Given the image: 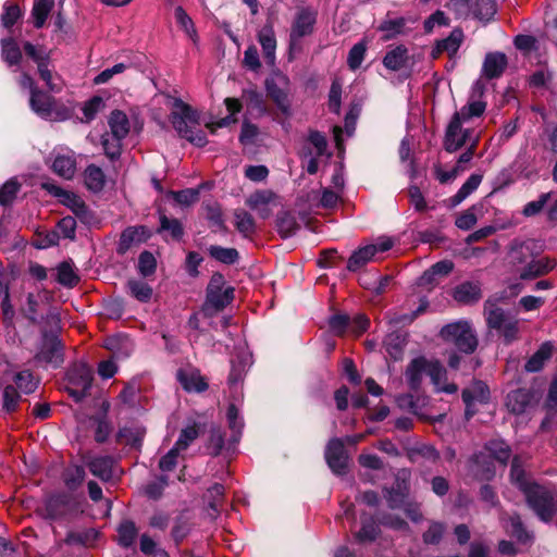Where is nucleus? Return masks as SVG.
<instances>
[{
  "mask_svg": "<svg viewBox=\"0 0 557 557\" xmlns=\"http://www.w3.org/2000/svg\"><path fill=\"white\" fill-rule=\"evenodd\" d=\"M486 103L471 99L468 104L457 111L445 132L444 148L448 152H455L461 147L472 144L478 145L480 135L471 125L473 117H479L485 111Z\"/></svg>",
  "mask_w": 557,
  "mask_h": 557,
  "instance_id": "obj_1",
  "label": "nucleus"
},
{
  "mask_svg": "<svg viewBox=\"0 0 557 557\" xmlns=\"http://www.w3.org/2000/svg\"><path fill=\"white\" fill-rule=\"evenodd\" d=\"M510 478L511 482L523 492L529 506L535 513L543 521H549L557 511V499L547 488L529 480L518 457L512 460Z\"/></svg>",
  "mask_w": 557,
  "mask_h": 557,
  "instance_id": "obj_2",
  "label": "nucleus"
},
{
  "mask_svg": "<svg viewBox=\"0 0 557 557\" xmlns=\"http://www.w3.org/2000/svg\"><path fill=\"white\" fill-rule=\"evenodd\" d=\"M170 120L182 138L198 147H203L207 144L206 134L199 129L198 112L183 100L174 99Z\"/></svg>",
  "mask_w": 557,
  "mask_h": 557,
  "instance_id": "obj_3",
  "label": "nucleus"
},
{
  "mask_svg": "<svg viewBox=\"0 0 557 557\" xmlns=\"http://www.w3.org/2000/svg\"><path fill=\"white\" fill-rule=\"evenodd\" d=\"M484 313L488 327L498 331L506 344L518 338L519 321L517 319L508 317L502 308L490 300L485 302Z\"/></svg>",
  "mask_w": 557,
  "mask_h": 557,
  "instance_id": "obj_4",
  "label": "nucleus"
},
{
  "mask_svg": "<svg viewBox=\"0 0 557 557\" xmlns=\"http://www.w3.org/2000/svg\"><path fill=\"white\" fill-rule=\"evenodd\" d=\"M441 336L465 354H471L478 346V339L468 322H455L441 330Z\"/></svg>",
  "mask_w": 557,
  "mask_h": 557,
  "instance_id": "obj_5",
  "label": "nucleus"
},
{
  "mask_svg": "<svg viewBox=\"0 0 557 557\" xmlns=\"http://www.w3.org/2000/svg\"><path fill=\"white\" fill-rule=\"evenodd\" d=\"M32 110L46 120L64 121L70 117V111L64 106H59L48 94L33 89L29 99Z\"/></svg>",
  "mask_w": 557,
  "mask_h": 557,
  "instance_id": "obj_6",
  "label": "nucleus"
},
{
  "mask_svg": "<svg viewBox=\"0 0 557 557\" xmlns=\"http://www.w3.org/2000/svg\"><path fill=\"white\" fill-rule=\"evenodd\" d=\"M91 382V368L84 362L75 363L67 372L66 391L75 401H81L87 395Z\"/></svg>",
  "mask_w": 557,
  "mask_h": 557,
  "instance_id": "obj_7",
  "label": "nucleus"
},
{
  "mask_svg": "<svg viewBox=\"0 0 557 557\" xmlns=\"http://www.w3.org/2000/svg\"><path fill=\"white\" fill-rule=\"evenodd\" d=\"M317 13L308 8L300 9L293 21L289 34V49L297 51L301 48V39L313 33Z\"/></svg>",
  "mask_w": 557,
  "mask_h": 557,
  "instance_id": "obj_8",
  "label": "nucleus"
},
{
  "mask_svg": "<svg viewBox=\"0 0 557 557\" xmlns=\"http://www.w3.org/2000/svg\"><path fill=\"white\" fill-rule=\"evenodd\" d=\"M394 246L391 237H380L376 243L366 245L356 250L348 259L347 269L357 271L370 261L376 260L379 253L389 250Z\"/></svg>",
  "mask_w": 557,
  "mask_h": 557,
  "instance_id": "obj_9",
  "label": "nucleus"
},
{
  "mask_svg": "<svg viewBox=\"0 0 557 557\" xmlns=\"http://www.w3.org/2000/svg\"><path fill=\"white\" fill-rule=\"evenodd\" d=\"M222 282V276H213L207 292V300L205 305V311L208 314H213L225 308L234 297V289L227 287L222 289L219 284Z\"/></svg>",
  "mask_w": 557,
  "mask_h": 557,
  "instance_id": "obj_10",
  "label": "nucleus"
},
{
  "mask_svg": "<svg viewBox=\"0 0 557 557\" xmlns=\"http://www.w3.org/2000/svg\"><path fill=\"white\" fill-rule=\"evenodd\" d=\"M36 359L39 362L51 364L53 368L63 362V348L55 335H44Z\"/></svg>",
  "mask_w": 557,
  "mask_h": 557,
  "instance_id": "obj_11",
  "label": "nucleus"
},
{
  "mask_svg": "<svg viewBox=\"0 0 557 557\" xmlns=\"http://www.w3.org/2000/svg\"><path fill=\"white\" fill-rule=\"evenodd\" d=\"M542 251L543 245L537 240H515L510 246L509 259L512 264L519 265L525 263L528 259L539 256Z\"/></svg>",
  "mask_w": 557,
  "mask_h": 557,
  "instance_id": "obj_12",
  "label": "nucleus"
},
{
  "mask_svg": "<svg viewBox=\"0 0 557 557\" xmlns=\"http://www.w3.org/2000/svg\"><path fill=\"white\" fill-rule=\"evenodd\" d=\"M325 459L329 467L336 474L345 473L348 465V455L345 451L344 442L332 438L325 448Z\"/></svg>",
  "mask_w": 557,
  "mask_h": 557,
  "instance_id": "obj_13",
  "label": "nucleus"
},
{
  "mask_svg": "<svg viewBox=\"0 0 557 557\" xmlns=\"http://www.w3.org/2000/svg\"><path fill=\"white\" fill-rule=\"evenodd\" d=\"M287 77L281 74L274 75L265 81V89L269 97L284 113H287L289 109V102L287 99Z\"/></svg>",
  "mask_w": 557,
  "mask_h": 557,
  "instance_id": "obj_14",
  "label": "nucleus"
},
{
  "mask_svg": "<svg viewBox=\"0 0 557 557\" xmlns=\"http://www.w3.org/2000/svg\"><path fill=\"white\" fill-rule=\"evenodd\" d=\"M42 187L51 195L59 197L61 201L69 207L78 218H85L88 213L87 207L83 199L77 195L63 190L61 187L52 183H45Z\"/></svg>",
  "mask_w": 557,
  "mask_h": 557,
  "instance_id": "obj_15",
  "label": "nucleus"
},
{
  "mask_svg": "<svg viewBox=\"0 0 557 557\" xmlns=\"http://www.w3.org/2000/svg\"><path fill=\"white\" fill-rule=\"evenodd\" d=\"M177 381L181 383L186 392H203L208 388V383L205 377L200 374L199 370L186 366L177 370Z\"/></svg>",
  "mask_w": 557,
  "mask_h": 557,
  "instance_id": "obj_16",
  "label": "nucleus"
},
{
  "mask_svg": "<svg viewBox=\"0 0 557 557\" xmlns=\"http://www.w3.org/2000/svg\"><path fill=\"white\" fill-rule=\"evenodd\" d=\"M275 200V194L271 190H258L251 194L246 205L258 213L261 219H268L272 215V203Z\"/></svg>",
  "mask_w": 557,
  "mask_h": 557,
  "instance_id": "obj_17",
  "label": "nucleus"
},
{
  "mask_svg": "<svg viewBox=\"0 0 557 557\" xmlns=\"http://www.w3.org/2000/svg\"><path fill=\"white\" fill-rule=\"evenodd\" d=\"M258 41L262 48L263 57L270 66L275 64V52H276V36L272 24H265L262 26L257 35Z\"/></svg>",
  "mask_w": 557,
  "mask_h": 557,
  "instance_id": "obj_18",
  "label": "nucleus"
},
{
  "mask_svg": "<svg viewBox=\"0 0 557 557\" xmlns=\"http://www.w3.org/2000/svg\"><path fill=\"white\" fill-rule=\"evenodd\" d=\"M426 374L431 377L437 392L455 394L458 389L454 383H446V370L437 360H428Z\"/></svg>",
  "mask_w": 557,
  "mask_h": 557,
  "instance_id": "obj_19",
  "label": "nucleus"
},
{
  "mask_svg": "<svg viewBox=\"0 0 557 557\" xmlns=\"http://www.w3.org/2000/svg\"><path fill=\"white\" fill-rule=\"evenodd\" d=\"M488 387L485 383L478 381L462 392V399L466 404V416L470 417L473 414L471 406L474 403H485L488 399Z\"/></svg>",
  "mask_w": 557,
  "mask_h": 557,
  "instance_id": "obj_20",
  "label": "nucleus"
},
{
  "mask_svg": "<svg viewBox=\"0 0 557 557\" xmlns=\"http://www.w3.org/2000/svg\"><path fill=\"white\" fill-rule=\"evenodd\" d=\"M87 466L90 472L102 481L111 480L116 472L114 460L108 456L94 457Z\"/></svg>",
  "mask_w": 557,
  "mask_h": 557,
  "instance_id": "obj_21",
  "label": "nucleus"
},
{
  "mask_svg": "<svg viewBox=\"0 0 557 557\" xmlns=\"http://www.w3.org/2000/svg\"><path fill=\"white\" fill-rule=\"evenodd\" d=\"M556 260L549 257H544L537 260H532L527 264L523 271L520 273L521 280H533L543 276L556 267Z\"/></svg>",
  "mask_w": 557,
  "mask_h": 557,
  "instance_id": "obj_22",
  "label": "nucleus"
},
{
  "mask_svg": "<svg viewBox=\"0 0 557 557\" xmlns=\"http://www.w3.org/2000/svg\"><path fill=\"white\" fill-rule=\"evenodd\" d=\"M52 170L59 176L71 180L76 171V160L73 151L58 152L52 162Z\"/></svg>",
  "mask_w": 557,
  "mask_h": 557,
  "instance_id": "obj_23",
  "label": "nucleus"
},
{
  "mask_svg": "<svg viewBox=\"0 0 557 557\" xmlns=\"http://www.w3.org/2000/svg\"><path fill=\"white\" fill-rule=\"evenodd\" d=\"M149 236L150 232L145 226L127 227L121 235L119 252L124 253L133 244L145 242Z\"/></svg>",
  "mask_w": 557,
  "mask_h": 557,
  "instance_id": "obj_24",
  "label": "nucleus"
},
{
  "mask_svg": "<svg viewBox=\"0 0 557 557\" xmlns=\"http://www.w3.org/2000/svg\"><path fill=\"white\" fill-rule=\"evenodd\" d=\"M531 398L530 391L524 388L516 389L507 395L506 406L510 412L520 414L525 411L531 403Z\"/></svg>",
  "mask_w": 557,
  "mask_h": 557,
  "instance_id": "obj_25",
  "label": "nucleus"
},
{
  "mask_svg": "<svg viewBox=\"0 0 557 557\" xmlns=\"http://www.w3.org/2000/svg\"><path fill=\"white\" fill-rule=\"evenodd\" d=\"M507 66V59L504 53H488L483 63V74L487 78H495L503 74Z\"/></svg>",
  "mask_w": 557,
  "mask_h": 557,
  "instance_id": "obj_26",
  "label": "nucleus"
},
{
  "mask_svg": "<svg viewBox=\"0 0 557 557\" xmlns=\"http://www.w3.org/2000/svg\"><path fill=\"white\" fill-rule=\"evenodd\" d=\"M428 360L423 357L413 359L406 370V379L411 389L416 391L420 387L423 374H426L425 368Z\"/></svg>",
  "mask_w": 557,
  "mask_h": 557,
  "instance_id": "obj_27",
  "label": "nucleus"
},
{
  "mask_svg": "<svg viewBox=\"0 0 557 557\" xmlns=\"http://www.w3.org/2000/svg\"><path fill=\"white\" fill-rule=\"evenodd\" d=\"M553 345L548 342L542 344L540 348L529 358L524 369L527 372H537L543 369L545 362L552 357Z\"/></svg>",
  "mask_w": 557,
  "mask_h": 557,
  "instance_id": "obj_28",
  "label": "nucleus"
},
{
  "mask_svg": "<svg viewBox=\"0 0 557 557\" xmlns=\"http://www.w3.org/2000/svg\"><path fill=\"white\" fill-rule=\"evenodd\" d=\"M483 176L481 174H471L468 180L462 184L459 190L449 198L451 207L461 203L468 196H470L481 184Z\"/></svg>",
  "mask_w": 557,
  "mask_h": 557,
  "instance_id": "obj_29",
  "label": "nucleus"
},
{
  "mask_svg": "<svg viewBox=\"0 0 557 557\" xmlns=\"http://www.w3.org/2000/svg\"><path fill=\"white\" fill-rule=\"evenodd\" d=\"M454 264L449 260H443L436 262L431 267L430 270L425 271L419 280V285L428 286L432 285L435 281L436 275H447L451 272Z\"/></svg>",
  "mask_w": 557,
  "mask_h": 557,
  "instance_id": "obj_30",
  "label": "nucleus"
},
{
  "mask_svg": "<svg viewBox=\"0 0 557 557\" xmlns=\"http://www.w3.org/2000/svg\"><path fill=\"white\" fill-rule=\"evenodd\" d=\"M109 126L111 135L116 138H125L129 132V123L125 113L122 111H113L109 117Z\"/></svg>",
  "mask_w": 557,
  "mask_h": 557,
  "instance_id": "obj_31",
  "label": "nucleus"
},
{
  "mask_svg": "<svg viewBox=\"0 0 557 557\" xmlns=\"http://www.w3.org/2000/svg\"><path fill=\"white\" fill-rule=\"evenodd\" d=\"M506 532L515 536L519 542L527 543L531 539L529 533L524 530L519 516H508L507 519L502 518Z\"/></svg>",
  "mask_w": 557,
  "mask_h": 557,
  "instance_id": "obj_32",
  "label": "nucleus"
},
{
  "mask_svg": "<svg viewBox=\"0 0 557 557\" xmlns=\"http://www.w3.org/2000/svg\"><path fill=\"white\" fill-rule=\"evenodd\" d=\"M405 345L406 338L398 332L389 333L384 339L386 352L395 360L401 358Z\"/></svg>",
  "mask_w": 557,
  "mask_h": 557,
  "instance_id": "obj_33",
  "label": "nucleus"
},
{
  "mask_svg": "<svg viewBox=\"0 0 557 557\" xmlns=\"http://www.w3.org/2000/svg\"><path fill=\"white\" fill-rule=\"evenodd\" d=\"M481 297L480 287L473 283H462L454 292V298L458 302L469 304L479 300Z\"/></svg>",
  "mask_w": 557,
  "mask_h": 557,
  "instance_id": "obj_34",
  "label": "nucleus"
},
{
  "mask_svg": "<svg viewBox=\"0 0 557 557\" xmlns=\"http://www.w3.org/2000/svg\"><path fill=\"white\" fill-rule=\"evenodd\" d=\"M85 184L92 191H100L106 184L103 171L97 165H88L84 173Z\"/></svg>",
  "mask_w": 557,
  "mask_h": 557,
  "instance_id": "obj_35",
  "label": "nucleus"
},
{
  "mask_svg": "<svg viewBox=\"0 0 557 557\" xmlns=\"http://www.w3.org/2000/svg\"><path fill=\"white\" fill-rule=\"evenodd\" d=\"M407 58V49L403 46H398L386 53L383 59V64L388 70L398 71L405 66Z\"/></svg>",
  "mask_w": 557,
  "mask_h": 557,
  "instance_id": "obj_36",
  "label": "nucleus"
},
{
  "mask_svg": "<svg viewBox=\"0 0 557 557\" xmlns=\"http://www.w3.org/2000/svg\"><path fill=\"white\" fill-rule=\"evenodd\" d=\"M462 39L463 34L461 29L456 28L450 33V35L447 38L437 42L436 52L440 53L445 51L449 55H454L458 51L462 42Z\"/></svg>",
  "mask_w": 557,
  "mask_h": 557,
  "instance_id": "obj_37",
  "label": "nucleus"
},
{
  "mask_svg": "<svg viewBox=\"0 0 557 557\" xmlns=\"http://www.w3.org/2000/svg\"><path fill=\"white\" fill-rule=\"evenodd\" d=\"M2 47V58L4 62H7L10 66L17 65L22 60V52L16 44V41L12 38H5L1 41Z\"/></svg>",
  "mask_w": 557,
  "mask_h": 557,
  "instance_id": "obj_38",
  "label": "nucleus"
},
{
  "mask_svg": "<svg viewBox=\"0 0 557 557\" xmlns=\"http://www.w3.org/2000/svg\"><path fill=\"white\" fill-rule=\"evenodd\" d=\"M234 216L237 231L245 237H249L256 232V223L250 213L238 209L235 211Z\"/></svg>",
  "mask_w": 557,
  "mask_h": 557,
  "instance_id": "obj_39",
  "label": "nucleus"
},
{
  "mask_svg": "<svg viewBox=\"0 0 557 557\" xmlns=\"http://www.w3.org/2000/svg\"><path fill=\"white\" fill-rule=\"evenodd\" d=\"M485 450L488 454V457H492L494 460L498 461L502 466H505L507 460L510 457V449L508 445L503 441H491Z\"/></svg>",
  "mask_w": 557,
  "mask_h": 557,
  "instance_id": "obj_40",
  "label": "nucleus"
},
{
  "mask_svg": "<svg viewBox=\"0 0 557 557\" xmlns=\"http://www.w3.org/2000/svg\"><path fill=\"white\" fill-rule=\"evenodd\" d=\"M472 13L481 21H490L496 13V3L493 0H476L472 3Z\"/></svg>",
  "mask_w": 557,
  "mask_h": 557,
  "instance_id": "obj_41",
  "label": "nucleus"
},
{
  "mask_svg": "<svg viewBox=\"0 0 557 557\" xmlns=\"http://www.w3.org/2000/svg\"><path fill=\"white\" fill-rule=\"evenodd\" d=\"M51 8L52 1L50 0H35L32 10L35 27L40 28L44 26Z\"/></svg>",
  "mask_w": 557,
  "mask_h": 557,
  "instance_id": "obj_42",
  "label": "nucleus"
},
{
  "mask_svg": "<svg viewBox=\"0 0 557 557\" xmlns=\"http://www.w3.org/2000/svg\"><path fill=\"white\" fill-rule=\"evenodd\" d=\"M137 536V529L132 521H123L117 528V540L122 546H131Z\"/></svg>",
  "mask_w": 557,
  "mask_h": 557,
  "instance_id": "obj_43",
  "label": "nucleus"
},
{
  "mask_svg": "<svg viewBox=\"0 0 557 557\" xmlns=\"http://www.w3.org/2000/svg\"><path fill=\"white\" fill-rule=\"evenodd\" d=\"M14 382L18 389L24 394L33 393L38 386V380L34 377L28 370L16 373Z\"/></svg>",
  "mask_w": 557,
  "mask_h": 557,
  "instance_id": "obj_44",
  "label": "nucleus"
},
{
  "mask_svg": "<svg viewBox=\"0 0 557 557\" xmlns=\"http://www.w3.org/2000/svg\"><path fill=\"white\" fill-rule=\"evenodd\" d=\"M209 253L212 258L225 264H233L238 259V251L235 248L211 246L209 248Z\"/></svg>",
  "mask_w": 557,
  "mask_h": 557,
  "instance_id": "obj_45",
  "label": "nucleus"
},
{
  "mask_svg": "<svg viewBox=\"0 0 557 557\" xmlns=\"http://www.w3.org/2000/svg\"><path fill=\"white\" fill-rule=\"evenodd\" d=\"M57 281L67 287H73L78 282V276L69 262H62L57 268Z\"/></svg>",
  "mask_w": 557,
  "mask_h": 557,
  "instance_id": "obj_46",
  "label": "nucleus"
},
{
  "mask_svg": "<svg viewBox=\"0 0 557 557\" xmlns=\"http://www.w3.org/2000/svg\"><path fill=\"white\" fill-rule=\"evenodd\" d=\"M48 294L47 293H38L36 295L29 294L27 297V309L26 314L30 320L36 319V314L41 307L47 305Z\"/></svg>",
  "mask_w": 557,
  "mask_h": 557,
  "instance_id": "obj_47",
  "label": "nucleus"
},
{
  "mask_svg": "<svg viewBox=\"0 0 557 557\" xmlns=\"http://www.w3.org/2000/svg\"><path fill=\"white\" fill-rule=\"evenodd\" d=\"M127 287L131 295L140 301L149 300L152 295V289L150 286L141 281H128Z\"/></svg>",
  "mask_w": 557,
  "mask_h": 557,
  "instance_id": "obj_48",
  "label": "nucleus"
},
{
  "mask_svg": "<svg viewBox=\"0 0 557 557\" xmlns=\"http://www.w3.org/2000/svg\"><path fill=\"white\" fill-rule=\"evenodd\" d=\"M199 431L196 424L189 425L183 429L180 433V436L175 443L176 449L181 451L186 450L189 445L198 437Z\"/></svg>",
  "mask_w": 557,
  "mask_h": 557,
  "instance_id": "obj_49",
  "label": "nucleus"
},
{
  "mask_svg": "<svg viewBox=\"0 0 557 557\" xmlns=\"http://www.w3.org/2000/svg\"><path fill=\"white\" fill-rule=\"evenodd\" d=\"M123 138H116V136H112L109 134H106L102 136V147L104 150V153L108 158L111 160L116 159L121 154V140Z\"/></svg>",
  "mask_w": 557,
  "mask_h": 557,
  "instance_id": "obj_50",
  "label": "nucleus"
},
{
  "mask_svg": "<svg viewBox=\"0 0 557 557\" xmlns=\"http://www.w3.org/2000/svg\"><path fill=\"white\" fill-rule=\"evenodd\" d=\"M170 232L172 238L181 239L183 236V227L177 219H169L166 215H160V228L159 232Z\"/></svg>",
  "mask_w": 557,
  "mask_h": 557,
  "instance_id": "obj_51",
  "label": "nucleus"
},
{
  "mask_svg": "<svg viewBox=\"0 0 557 557\" xmlns=\"http://www.w3.org/2000/svg\"><path fill=\"white\" fill-rule=\"evenodd\" d=\"M385 497L391 508H400L405 505L407 497L406 488H401L400 484H397V488L385 490Z\"/></svg>",
  "mask_w": 557,
  "mask_h": 557,
  "instance_id": "obj_52",
  "label": "nucleus"
},
{
  "mask_svg": "<svg viewBox=\"0 0 557 557\" xmlns=\"http://www.w3.org/2000/svg\"><path fill=\"white\" fill-rule=\"evenodd\" d=\"M379 533L377 524L371 520L362 523L361 529L356 534V540L359 543L372 542Z\"/></svg>",
  "mask_w": 557,
  "mask_h": 557,
  "instance_id": "obj_53",
  "label": "nucleus"
},
{
  "mask_svg": "<svg viewBox=\"0 0 557 557\" xmlns=\"http://www.w3.org/2000/svg\"><path fill=\"white\" fill-rule=\"evenodd\" d=\"M445 525L441 522H432L423 534V541L426 544H437L445 533Z\"/></svg>",
  "mask_w": 557,
  "mask_h": 557,
  "instance_id": "obj_54",
  "label": "nucleus"
},
{
  "mask_svg": "<svg viewBox=\"0 0 557 557\" xmlns=\"http://www.w3.org/2000/svg\"><path fill=\"white\" fill-rule=\"evenodd\" d=\"M24 51L34 62H36L37 66L50 60L49 53L46 51V49L42 47L34 46L30 42L24 44Z\"/></svg>",
  "mask_w": 557,
  "mask_h": 557,
  "instance_id": "obj_55",
  "label": "nucleus"
},
{
  "mask_svg": "<svg viewBox=\"0 0 557 557\" xmlns=\"http://www.w3.org/2000/svg\"><path fill=\"white\" fill-rule=\"evenodd\" d=\"M157 261L153 255L149 251L140 253L138 259V270L144 276H148L156 271Z\"/></svg>",
  "mask_w": 557,
  "mask_h": 557,
  "instance_id": "obj_56",
  "label": "nucleus"
},
{
  "mask_svg": "<svg viewBox=\"0 0 557 557\" xmlns=\"http://www.w3.org/2000/svg\"><path fill=\"white\" fill-rule=\"evenodd\" d=\"M49 63H50V60L47 61L46 63L39 64V66H37L38 73L40 75V78L46 83L47 87L51 91L58 92L62 89V86H61V84L55 83L52 72L49 69Z\"/></svg>",
  "mask_w": 557,
  "mask_h": 557,
  "instance_id": "obj_57",
  "label": "nucleus"
},
{
  "mask_svg": "<svg viewBox=\"0 0 557 557\" xmlns=\"http://www.w3.org/2000/svg\"><path fill=\"white\" fill-rule=\"evenodd\" d=\"M366 50L364 42H358L350 49L347 62L351 70H356L361 65Z\"/></svg>",
  "mask_w": 557,
  "mask_h": 557,
  "instance_id": "obj_58",
  "label": "nucleus"
},
{
  "mask_svg": "<svg viewBox=\"0 0 557 557\" xmlns=\"http://www.w3.org/2000/svg\"><path fill=\"white\" fill-rule=\"evenodd\" d=\"M85 479V470L83 467L75 466L72 468H69L64 475L65 484L70 488H75L78 486Z\"/></svg>",
  "mask_w": 557,
  "mask_h": 557,
  "instance_id": "obj_59",
  "label": "nucleus"
},
{
  "mask_svg": "<svg viewBox=\"0 0 557 557\" xmlns=\"http://www.w3.org/2000/svg\"><path fill=\"white\" fill-rule=\"evenodd\" d=\"M350 323V318L347 314H334L329 320L331 331L335 335H343Z\"/></svg>",
  "mask_w": 557,
  "mask_h": 557,
  "instance_id": "obj_60",
  "label": "nucleus"
},
{
  "mask_svg": "<svg viewBox=\"0 0 557 557\" xmlns=\"http://www.w3.org/2000/svg\"><path fill=\"white\" fill-rule=\"evenodd\" d=\"M190 521L185 517H180L172 530V536L176 543L184 540L191 530Z\"/></svg>",
  "mask_w": 557,
  "mask_h": 557,
  "instance_id": "obj_61",
  "label": "nucleus"
},
{
  "mask_svg": "<svg viewBox=\"0 0 557 557\" xmlns=\"http://www.w3.org/2000/svg\"><path fill=\"white\" fill-rule=\"evenodd\" d=\"M174 200L183 206L195 203L199 197V190L195 188H187L181 191H172Z\"/></svg>",
  "mask_w": 557,
  "mask_h": 557,
  "instance_id": "obj_62",
  "label": "nucleus"
},
{
  "mask_svg": "<svg viewBox=\"0 0 557 557\" xmlns=\"http://www.w3.org/2000/svg\"><path fill=\"white\" fill-rule=\"evenodd\" d=\"M20 185L16 181L10 180L3 184L0 188V205H8L12 202L16 193L18 191Z\"/></svg>",
  "mask_w": 557,
  "mask_h": 557,
  "instance_id": "obj_63",
  "label": "nucleus"
},
{
  "mask_svg": "<svg viewBox=\"0 0 557 557\" xmlns=\"http://www.w3.org/2000/svg\"><path fill=\"white\" fill-rule=\"evenodd\" d=\"M447 9L456 14L457 17L467 16L472 11L471 0H449Z\"/></svg>",
  "mask_w": 557,
  "mask_h": 557,
  "instance_id": "obj_64",
  "label": "nucleus"
}]
</instances>
